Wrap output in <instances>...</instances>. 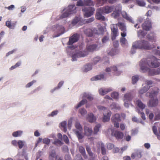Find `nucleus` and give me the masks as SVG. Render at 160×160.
Segmentation results:
<instances>
[{
    "instance_id": "1",
    "label": "nucleus",
    "mask_w": 160,
    "mask_h": 160,
    "mask_svg": "<svg viewBox=\"0 0 160 160\" xmlns=\"http://www.w3.org/2000/svg\"><path fill=\"white\" fill-rule=\"evenodd\" d=\"M155 47L154 45H150L149 42L145 40L139 41L135 42L132 44L131 50V53L132 54H134L137 48L150 50Z\"/></svg>"
},
{
    "instance_id": "2",
    "label": "nucleus",
    "mask_w": 160,
    "mask_h": 160,
    "mask_svg": "<svg viewBox=\"0 0 160 160\" xmlns=\"http://www.w3.org/2000/svg\"><path fill=\"white\" fill-rule=\"evenodd\" d=\"M140 66L141 71L142 72H148V75L149 76H154L157 75L156 70L155 69H151L149 68L146 66V62L145 60H142L140 62Z\"/></svg>"
},
{
    "instance_id": "3",
    "label": "nucleus",
    "mask_w": 160,
    "mask_h": 160,
    "mask_svg": "<svg viewBox=\"0 0 160 160\" xmlns=\"http://www.w3.org/2000/svg\"><path fill=\"white\" fill-rule=\"evenodd\" d=\"M75 126L76 128L74 130V132L78 139H82L83 138L82 128L78 120L76 121Z\"/></svg>"
},
{
    "instance_id": "4",
    "label": "nucleus",
    "mask_w": 160,
    "mask_h": 160,
    "mask_svg": "<svg viewBox=\"0 0 160 160\" xmlns=\"http://www.w3.org/2000/svg\"><path fill=\"white\" fill-rule=\"evenodd\" d=\"M76 7L75 5H69L66 11L60 17V19L67 17L71 14L75 13L76 12Z\"/></svg>"
},
{
    "instance_id": "5",
    "label": "nucleus",
    "mask_w": 160,
    "mask_h": 160,
    "mask_svg": "<svg viewBox=\"0 0 160 160\" xmlns=\"http://www.w3.org/2000/svg\"><path fill=\"white\" fill-rule=\"evenodd\" d=\"M97 108L100 110H102L104 111L103 112V122H106L110 120V117L111 115V112L107 110L105 107L101 106H97Z\"/></svg>"
},
{
    "instance_id": "6",
    "label": "nucleus",
    "mask_w": 160,
    "mask_h": 160,
    "mask_svg": "<svg viewBox=\"0 0 160 160\" xmlns=\"http://www.w3.org/2000/svg\"><path fill=\"white\" fill-rule=\"evenodd\" d=\"M143 60H145L146 65L147 63L148 65L151 68H156L160 66V63L158 61V59L156 58L155 57H152L150 60L146 61L144 59Z\"/></svg>"
},
{
    "instance_id": "7",
    "label": "nucleus",
    "mask_w": 160,
    "mask_h": 160,
    "mask_svg": "<svg viewBox=\"0 0 160 160\" xmlns=\"http://www.w3.org/2000/svg\"><path fill=\"white\" fill-rule=\"evenodd\" d=\"M111 121L113 123L114 127L116 128H118L119 127V122L121 121L120 116L119 114H116L113 116L111 118Z\"/></svg>"
},
{
    "instance_id": "8",
    "label": "nucleus",
    "mask_w": 160,
    "mask_h": 160,
    "mask_svg": "<svg viewBox=\"0 0 160 160\" xmlns=\"http://www.w3.org/2000/svg\"><path fill=\"white\" fill-rule=\"evenodd\" d=\"M95 11L94 8L92 7L85 8L82 9V11L85 12L84 16L87 18L93 15Z\"/></svg>"
},
{
    "instance_id": "9",
    "label": "nucleus",
    "mask_w": 160,
    "mask_h": 160,
    "mask_svg": "<svg viewBox=\"0 0 160 160\" xmlns=\"http://www.w3.org/2000/svg\"><path fill=\"white\" fill-rule=\"evenodd\" d=\"M116 25L118 26L119 29L122 32L121 33V36L122 37H126L127 35V29L125 24L124 23L119 22Z\"/></svg>"
},
{
    "instance_id": "10",
    "label": "nucleus",
    "mask_w": 160,
    "mask_h": 160,
    "mask_svg": "<svg viewBox=\"0 0 160 160\" xmlns=\"http://www.w3.org/2000/svg\"><path fill=\"white\" fill-rule=\"evenodd\" d=\"M119 45L118 41H115L113 42V46L115 48H112L109 52V54L111 56L114 55L119 52V50L117 48Z\"/></svg>"
},
{
    "instance_id": "11",
    "label": "nucleus",
    "mask_w": 160,
    "mask_h": 160,
    "mask_svg": "<svg viewBox=\"0 0 160 160\" xmlns=\"http://www.w3.org/2000/svg\"><path fill=\"white\" fill-rule=\"evenodd\" d=\"M111 28L112 31L111 37L112 40L115 39L117 36L118 33V27L115 24L112 25L111 26Z\"/></svg>"
},
{
    "instance_id": "12",
    "label": "nucleus",
    "mask_w": 160,
    "mask_h": 160,
    "mask_svg": "<svg viewBox=\"0 0 160 160\" xmlns=\"http://www.w3.org/2000/svg\"><path fill=\"white\" fill-rule=\"evenodd\" d=\"M87 55V52L84 51H79L74 54L72 56V61H75L76 60V58H78L84 57Z\"/></svg>"
},
{
    "instance_id": "13",
    "label": "nucleus",
    "mask_w": 160,
    "mask_h": 160,
    "mask_svg": "<svg viewBox=\"0 0 160 160\" xmlns=\"http://www.w3.org/2000/svg\"><path fill=\"white\" fill-rule=\"evenodd\" d=\"M142 27L143 30L146 31H149L152 28L151 22L149 20L148 18H147L146 21L142 23Z\"/></svg>"
},
{
    "instance_id": "14",
    "label": "nucleus",
    "mask_w": 160,
    "mask_h": 160,
    "mask_svg": "<svg viewBox=\"0 0 160 160\" xmlns=\"http://www.w3.org/2000/svg\"><path fill=\"white\" fill-rule=\"evenodd\" d=\"M103 13H104L102 12L101 8H99L97 9L95 14L96 18L98 20L104 21L105 20V17L102 15Z\"/></svg>"
},
{
    "instance_id": "15",
    "label": "nucleus",
    "mask_w": 160,
    "mask_h": 160,
    "mask_svg": "<svg viewBox=\"0 0 160 160\" xmlns=\"http://www.w3.org/2000/svg\"><path fill=\"white\" fill-rule=\"evenodd\" d=\"M159 92V89L157 87H154L151 92H147L146 95L150 98H154L157 96Z\"/></svg>"
},
{
    "instance_id": "16",
    "label": "nucleus",
    "mask_w": 160,
    "mask_h": 160,
    "mask_svg": "<svg viewBox=\"0 0 160 160\" xmlns=\"http://www.w3.org/2000/svg\"><path fill=\"white\" fill-rule=\"evenodd\" d=\"M79 35L78 34H73L69 38L68 42L67 43L68 45H72L74 43L77 42L79 40Z\"/></svg>"
},
{
    "instance_id": "17",
    "label": "nucleus",
    "mask_w": 160,
    "mask_h": 160,
    "mask_svg": "<svg viewBox=\"0 0 160 160\" xmlns=\"http://www.w3.org/2000/svg\"><path fill=\"white\" fill-rule=\"evenodd\" d=\"M53 28H55L57 31L59 33L56 36V37L59 36L64 32V27L62 26H59L57 24L54 25Z\"/></svg>"
},
{
    "instance_id": "18",
    "label": "nucleus",
    "mask_w": 160,
    "mask_h": 160,
    "mask_svg": "<svg viewBox=\"0 0 160 160\" xmlns=\"http://www.w3.org/2000/svg\"><path fill=\"white\" fill-rule=\"evenodd\" d=\"M158 100L156 98L150 100L148 103V105L149 107H155L158 105Z\"/></svg>"
},
{
    "instance_id": "19",
    "label": "nucleus",
    "mask_w": 160,
    "mask_h": 160,
    "mask_svg": "<svg viewBox=\"0 0 160 160\" xmlns=\"http://www.w3.org/2000/svg\"><path fill=\"white\" fill-rule=\"evenodd\" d=\"M104 13L108 14L111 12L113 9L112 6H105L101 8Z\"/></svg>"
},
{
    "instance_id": "20",
    "label": "nucleus",
    "mask_w": 160,
    "mask_h": 160,
    "mask_svg": "<svg viewBox=\"0 0 160 160\" xmlns=\"http://www.w3.org/2000/svg\"><path fill=\"white\" fill-rule=\"evenodd\" d=\"M97 147L98 149H101V153L103 155H105L106 154V150L104 144L101 142H99L97 143Z\"/></svg>"
},
{
    "instance_id": "21",
    "label": "nucleus",
    "mask_w": 160,
    "mask_h": 160,
    "mask_svg": "<svg viewBox=\"0 0 160 160\" xmlns=\"http://www.w3.org/2000/svg\"><path fill=\"white\" fill-rule=\"evenodd\" d=\"M133 98V96L131 93L126 94L124 97V101L127 102L131 101Z\"/></svg>"
},
{
    "instance_id": "22",
    "label": "nucleus",
    "mask_w": 160,
    "mask_h": 160,
    "mask_svg": "<svg viewBox=\"0 0 160 160\" xmlns=\"http://www.w3.org/2000/svg\"><path fill=\"white\" fill-rule=\"evenodd\" d=\"M112 91V89L110 88H105L104 89L101 88L99 89V92L100 95H104L108 92H111Z\"/></svg>"
},
{
    "instance_id": "23",
    "label": "nucleus",
    "mask_w": 160,
    "mask_h": 160,
    "mask_svg": "<svg viewBox=\"0 0 160 160\" xmlns=\"http://www.w3.org/2000/svg\"><path fill=\"white\" fill-rule=\"evenodd\" d=\"M87 119L90 122H94L96 120V117L92 113H90L88 114Z\"/></svg>"
},
{
    "instance_id": "24",
    "label": "nucleus",
    "mask_w": 160,
    "mask_h": 160,
    "mask_svg": "<svg viewBox=\"0 0 160 160\" xmlns=\"http://www.w3.org/2000/svg\"><path fill=\"white\" fill-rule=\"evenodd\" d=\"M84 130L85 134L87 136H90L92 133V131L91 128L85 127H84Z\"/></svg>"
},
{
    "instance_id": "25",
    "label": "nucleus",
    "mask_w": 160,
    "mask_h": 160,
    "mask_svg": "<svg viewBox=\"0 0 160 160\" xmlns=\"http://www.w3.org/2000/svg\"><path fill=\"white\" fill-rule=\"evenodd\" d=\"M114 136L117 139H122L123 137V133L119 131H116L114 133Z\"/></svg>"
},
{
    "instance_id": "26",
    "label": "nucleus",
    "mask_w": 160,
    "mask_h": 160,
    "mask_svg": "<svg viewBox=\"0 0 160 160\" xmlns=\"http://www.w3.org/2000/svg\"><path fill=\"white\" fill-rule=\"evenodd\" d=\"M150 86L146 85L143 87L142 88L139 90L138 92L139 94H142L147 92V91L150 88Z\"/></svg>"
},
{
    "instance_id": "27",
    "label": "nucleus",
    "mask_w": 160,
    "mask_h": 160,
    "mask_svg": "<svg viewBox=\"0 0 160 160\" xmlns=\"http://www.w3.org/2000/svg\"><path fill=\"white\" fill-rule=\"evenodd\" d=\"M120 42L121 45L122 47H124L125 46H128V42L125 37H122L120 38Z\"/></svg>"
},
{
    "instance_id": "28",
    "label": "nucleus",
    "mask_w": 160,
    "mask_h": 160,
    "mask_svg": "<svg viewBox=\"0 0 160 160\" xmlns=\"http://www.w3.org/2000/svg\"><path fill=\"white\" fill-rule=\"evenodd\" d=\"M136 104L139 108L142 109V111L145 108V105L140 100H138L136 101Z\"/></svg>"
},
{
    "instance_id": "29",
    "label": "nucleus",
    "mask_w": 160,
    "mask_h": 160,
    "mask_svg": "<svg viewBox=\"0 0 160 160\" xmlns=\"http://www.w3.org/2000/svg\"><path fill=\"white\" fill-rule=\"evenodd\" d=\"M16 24V22H12L11 21H7L6 22V26L10 29H14Z\"/></svg>"
},
{
    "instance_id": "30",
    "label": "nucleus",
    "mask_w": 160,
    "mask_h": 160,
    "mask_svg": "<svg viewBox=\"0 0 160 160\" xmlns=\"http://www.w3.org/2000/svg\"><path fill=\"white\" fill-rule=\"evenodd\" d=\"M122 17L126 19L128 21L132 23H134V21L132 20V19L130 17L128 14L127 13L125 12H122Z\"/></svg>"
},
{
    "instance_id": "31",
    "label": "nucleus",
    "mask_w": 160,
    "mask_h": 160,
    "mask_svg": "<svg viewBox=\"0 0 160 160\" xmlns=\"http://www.w3.org/2000/svg\"><path fill=\"white\" fill-rule=\"evenodd\" d=\"M97 47V46L95 44H92L87 46V49L89 52H92L96 49Z\"/></svg>"
},
{
    "instance_id": "32",
    "label": "nucleus",
    "mask_w": 160,
    "mask_h": 160,
    "mask_svg": "<svg viewBox=\"0 0 160 160\" xmlns=\"http://www.w3.org/2000/svg\"><path fill=\"white\" fill-rule=\"evenodd\" d=\"M79 151L82 155L83 156L84 158L87 159L88 156L86 154L85 149L82 146H80L79 147Z\"/></svg>"
},
{
    "instance_id": "33",
    "label": "nucleus",
    "mask_w": 160,
    "mask_h": 160,
    "mask_svg": "<svg viewBox=\"0 0 160 160\" xmlns=\"http://www.w3.org/2000/svg\"><path fill=\"white\" fill-rule=\"evenodd\" d=\"M104 78V75L103 74L99 75L93 77L91 78V80H98L103 78Z\"/></svg>"
},
{
    "instance_id": "34",
    "label": "nucleus",
    "mask_w": 160,
    "mask_h": 160,
    "mask_svg": "<svg viewBox=\"0 0 160 160\" xmlns=\"http://www.w3.org/2000/svg\"><path fill=\"white\" fill-rule=\"evenodd\" d=\"M84 33L88 37H91L93 35L92 31L90 29H86L84 31Z\"/></svg>"
},
{
    "instance_id": "35",
    "label": "nucleus",
    "mask_w": 160,
    "mask_h": 160,
    "mask_svg": "<svg viewBox=\"0 0 160 160\" xmlns=\"http://www.w3.org/2000/svg\"><path fill=\"white\" fill-rule=\"evenodd\" d=\"M67 122L63 121L61 123V129L64 132H66L67 131L66 128Z\"/></svg>"
},
{
    "instance_id": "36",
    "label": "nucleus",
    "mask_w": 160,
    "mask_h": 160,
    "mask_svg": "<svg viewBox=\"0 0 160 160\" xmlns=\"http://www.w3.org/2000/svg\"><path fill=\"white\" fill-rule=\"evenodd\" d=\"M56 156V153L54 150H52L50 153L49 158V160L53 159Z\"/></svg>"
},
{
    "instance_id": "37",
    "label": "nucleus",
    "mask_w": 160,
    "mask_h": 160,
    "mask_svg": "<svg viewBox=\"0 0 160 160\" xmlns=\"http://www.w3.org/2000/svg\"><path fill=\"white\" fill-rule=\"evenodd\" d=\"M84 5L86 6H93V2L91 0H84Z\"/></svg>"
},
{
    "instance_id": "38",
    "label": "nucleus",
    "mask_w": 160,
    "mask_h": 160,
    "mask_svg": "<svg viewBox=\"0 0 160 160\" xmlns=\"http://www.w3.org/2000/svg\"><path fill=\"white\" fill-rule=\"evenodd\" d=\"M87 102V100L85 99L82 100L81 102H79L78 104L76 106L75 108L76 109H78L81 106L84 105Z\"/></svg>"
},
{
    "instance_id": "39",
    "label": "nucleus",
    "mask_w": 160,
    "mask_h": 160,
    "mask_svg": "<svg viewBox=\"0 0 160 160\" xmlns=\"http://www.w3.org/2000/svg\"><path fill=\"white\" fill-rule=\"evenodd\" d=\"M139 77L138 75H135L132 77V84H135L138 81Z\"/></svg>"
},
{
    "instance_id": "40",
    "label": "nucleus",
    "mask_w": 160,
    "mask_h": 160,
    "mask_svg": "<svg viewBox=\"0 0 160 160\" xmlns=\"http://www.w3.org/2000/svg\"><path fill=\"white\" fill-rule=\"evenodd\" d=\"M22 132L21 131H18L16 132H14L12 134V136L14 137H18L21 136Z\"/></svg>"
},
{
    "instance_id": "41",
    "label": "nucleus",
    "mask_w": 160,
    "mask_h": 160,
    "mask_svg": "<svg viewBox=\"0 0 160 160\" xmlns=\"http://www.w3.org/2000/svg\"><path fill=\"white\" fill-rule=\"evenodd\" d=\"M80 20V18L78 17H76L74 19H73L72 22V24L74 26Z\"/></svg>"
},
{
    "instance_id": "42",
    "label": "nucleus",
    "mask_w": 160,
    "mask_h": 160,
    "mask_svg": "<svg viewBox=\"0 0 160 160\" xmlns=\"http://www.w3.org/2000/svg\"><path fill=\"white\" fill-rule=\"evenodd\" d=\"M138 35L139 37H144L146 35L144 31L141 30H140L138 31Z\"/></svg>"
},
{
    "instance_id": "43",
    "label": "nucleus",
    "mask_w": 160,
    "mask_h": 160,
    "mask_svg": "<svg viewBox=\"0 0 160 160\" xmlns=\"http://www.w3.org/2000/svg\"><path fill=\"white\" fill-rule=\"evenodd\" d=\"M101 125L100 124L97 125L94 128V134H96L98 132L99 129L100 128Z\"/></svg>"
},
{
    "instance_id": "44",
    "label": "nucleus",
    "mask_w": 160,
    "mask_h": 160,
    "mask_svg": "<svg viewBox=\"0 0 160 160\" xmlns=\"http://www.w3.org/2000/svg\"><path fill=\"white\" fill-rule=\"evenodd\" d=\"M92 69V65L90 64L86 65L84 66V70L85 71H88Z\"/></svg>"
},
{
    "instance_id": "45",
    "label": "nucleus",
    "mask_w": 160,
    "mask_h": 160,
    "mask_svg": "<svg viewBox=\"0 0 160 160\" xmlns=\"http://www.w3.org/2000/svg\"><path fill=\"white\" fill-rule=\"evenodd\" d=\"M53 143L56 145H61L63 143L60 140L58 139H56L55 140Z\"/></svg>"
},
{
    "instance_id": "46",
    "label": "nucleus",
    "mask_w": 160,
    "mask_h": 160,
    "mask_svg": "<svg viewBox=\"0 0 160 160\" xmlns=\"http://www.w3.org/2000/svg\"><path fill=\"white\" fill-rule=\"evenodd\" d=\"M137 112L138 113L140 114L143 120H145L146 119L145 114L143 112H142V111H141L140 110L138 109L137 110Z\"/></svg>"
},
{
    "instance_id": "47",
    "label": "nucleus",
    "mask_w": 160,
    "mask_h": 160,
    "mask_svg": "<svg viewBox=\"0 0 160 160\" xmlns=\"http://www.w3.org/2000/svg\"><path fill=\"white\" fill-rule=\"evenodd\" d=\"M136 1L137 4L140 6H144L145 5V3L142 0H136Z\"/></svg>"
},
{
    "instance_id": "48",
    "label": "nucleus",
    "mask_w": 160,
    "mask_h": 160,
    "mask_svg": "<svg viewBox=\"0 0 160 160\" xmlns=\"http://www.w3.org/2000/svg\"><path fill=\"white\" fill-rule=\"evenodd\" d=\"M62 139L66 144H68L69 143L68 138L66 135H63Z\"/></svg>"
},
{
    "instance_id": "49",
    "label": "nucleus",
    "mask_w": 160,
    "mask_h": 160,
    "mask_svg": "<svg viewBox=\"0 0 160 160\" xmlns=\"http://www.w3.org/2000/svg\"><path fill=\"white\" fill-rule=\"evenodd\" d=\"M119 13L118 12L114 11L111 14V16L114 18H116L119 16Z\"/></svg>"
},
{
    "instance_id": "50",
    "label": "nucleus",
    "mask_w": 160,
    "mask_h": 160,
    "mask_svg": "<svg viewBox=\"0 0 160 160\" xmlns=\"http://www.w3.org/2000/svg\"><path fill=\"white\" fill-rule=\"evenodd\" d=\"M111 97L115 99H117L118 97V94L117 92H113L111 93Z\"/></svg>"
},
{
    "instance_id": "51",
    "label": "nucleus",
    "mask_w": 160,
    "mask_h": 160,
    "mask_svg": "<svg viewBox=\"0 0 160 160\" xmlns=\"http://www.w3.org/2000/svg\"><path fill=\"white\" fill-rule=\"evenodd\" d=\"M101 59L99 57H97L93 58V63L94 65L96 64L100 61Z\"/></svg>"
},
{
    "instance_id": "52",
    "label": "nucleus",
    "mask_w": 160,
    "mask_h": 160,
    "mask_svg": "<svg viewBox=\"0 0 160 160\" xmlns=\"http://www.w3.org/2000/svg\"><path fill=\"white\" fill-rule=\"evenodd\" d=\"M18 145L20 149L22 148L24 146V142L22 141L19 140L18 142Z\"/></svg>"
},
{
    "instance_id": "53",
    "label": "nucleus",
    "mask_w": 160,
    "mask_h": 160,
    "mask_svg": "<svg viewBox=\"0 0 160 160\" xmlns=\"http://www.w3.org/2000/svg\"><path fill=\"white\" fill-rule=\"evenodd\" d=\"M73 118H71L68 121V126L69 129H70L71 127L72 122Z\"/></svg>"
},
{
    "instance_id": "54",
    "label": "nucleus",
    "mask_w": 160,
    "mask_h": 160,
    "mask_svg": "<svg viewBox=\"0 0 160 160\" xmlns=\"http://www.w3.org/2000/svg\"><path fill=\"white\" fill-rule=\"evenodd\" d=\"M79 112L83 116L87 113V112L84 108H82L79 110Z\"/></svg>"
},
{
    "instance_id": "55",
    "label": "nucleus",
    "mask_w": 160,
    "mask_h": 160,
    "mask_svg": "<svg viewBox=\"0 0 160 160\" xmlns=\"http://www.w3.org/2000/svg\"><path fill=\"white\" fill-rule=\"evenodd\" d=\"M77 6H83L84 5V2H83L82 0H79L77 2Z\"/></svg>"
},
{
    "instance_id": "56",
    "label": "nucleus",
    "mask_w": 160,
    "mask_h": 160,
    "mask_svg": "<svg viewBox=\"0 0 160 160\" xmlns=\"http://www.w3.org/2000/svg\"><path fill=\"white\" fill-rule=\"evenodd\" d=\"M42 142L48 145L50 143V140L49 138H45L42 140Z\"/></svg>"
},
{
    "instance_id": "57",
    "label": "nucleus",
    "mask_w": 160,
    "mask_h": 160,
    "mask_svg": "<svg viewBox=\"0 0 160 160\" xmlns=\"http://www.w3.org/2000/svg\"><path fill=\"white\" fill-rule=\"evenodd\" d=\"M36 81L35 80H33L32 81L28 83L26 85V87L27 88H29L32 86L34 83L36 82Z\"/></svg>"
},
{
    "instance_id": "58",
    "label": "nucleus",
    "mask_w": 160,
    "mask_h": 160,
    "mask_svg": "<svg viewBox=\"0 0 160 160\" xmlns=\"http://www.w3.org/2000/svg\"><path fill=\"white\" fill-rule=\"evenodd\" d=\"M58 112V110H55L52 111L51 113L49 114L48 116L49 117H53L57 115Z\"/></svg>"
},
{
    "instance_id": "59",
    "label": "nucleus",
    "mask_w": 160,
    "mask_h": 160,
    "mask_svg": "<svg viewBox=\"0 0 160 160\" xmlns=\"http://www.w3.org/2000/svg\"><path fill=\"white\" fill-rule=\"evenodd\" d=\"M152 130L154 133L156 135L158 134L157 131V128L155 126H153L152 127Z\"/></svg>"
},
{
    "instance_id": "60",
    "label": "nucleus",
    "mask_w": 160,
    "mask_h": 160,
    "mask_svg": "<svg viewBox=\"0 0 160 160\" xmlns=\"http://www.w3.org/2000/svg\"><path fill=\"white\" fill-rule=\"evenodd\" d=\"M107 147L108 149L111 150L114 148V145L112 144L109 143L107 144Z\"/></svg>"
},
{
    "instance_id": "61",
    "label": "nucleus",
    "mask_w": 160,
    "mask_h": 160,
    "mask_svg": "<svg viewBox=\"0 0 160 160\" xmlns=\"http://www.w3.org/2000/svg\"><path fill=\"white\" fill-rule=\"evenodd\" d=\"M94 20V18H89L85 22L86 23H91L93 22Z\"/></svg>"
},
{
    "instance_id": "62",
    "label": "nucleus",
    "mask_w": 160,
    "mask_h": 160,
    "mask_svg": "<svg viewBox=\"0 0 160 160\" xmlns=\"http://www.w3.org/2000/svg\"><path fill=\"white\" fill-rule=\"evenodd\" d=\"M97 4L99 5V6H102L104 4V2L102 0H97Z\"/></svg>"
},
{
    "instance_id": "63",
    "label": "nucleus",
    "mask_w": 160,
    "mask_h": 160,
    "mask_svg": "<svg viewBox=\"0 0 160 160\" xmlns=\"http://www.w3.org/2000/svg\"><path fill=\"white\" fill-rule=\"evenodd\" d=\"M145 83L146 84L149 86V85H151L152 84V82L150 80H147L145 81Z\"/></svg>"
},
{
    "instance_id": "64",
    "label": "nucleus",
    "mask_w": 160,
    "mask_h": 160,
    "mask_svg": "<svg viewBox=\"0 0 160 160\" xmlns=\"http://www.w3.org/2000/svg\"><path fill=\"white\" fill-rule=\"evenodd\" d=\"M109 37L108 36H105L102 39V41L103 42H106L109 39Z\"/></svg>"
}]
</instances>
